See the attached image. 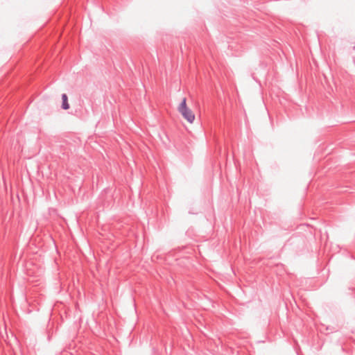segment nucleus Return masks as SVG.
<instances>
[{
    "mask_svg": "<svg viewBox=\"0 0 355 355\" xmlns=\"http://www.w3.org/2000/svg\"><path fill=\"white\" fill-rule=\"evenodd\" d=\"M62 107L64 110H68L69 108V105L68 103V98L66 94H63L62 95Z\"/></svg>",
    "mask_w": 355,
    "mask_h": 355,
    "instance_id": "nucleus-2",
    "label": "nucleus"
},
{
    "mask_svg": "<svg viewBox=\"0 0 355 355\" xmlns=\"http://www.w3.org/2000/svg\"><path fill=\"white\" fill-rule=\"evenodd\" d=\"M178 112L189 123H192L195 120V114L187 105V98H184L178 107Z\"/></svg>",
    "mask_w": 355,
    "mask_h": 355,
    "instance_id": "nucleus-1",
    "label": "nucleus"
}]
</instances>
